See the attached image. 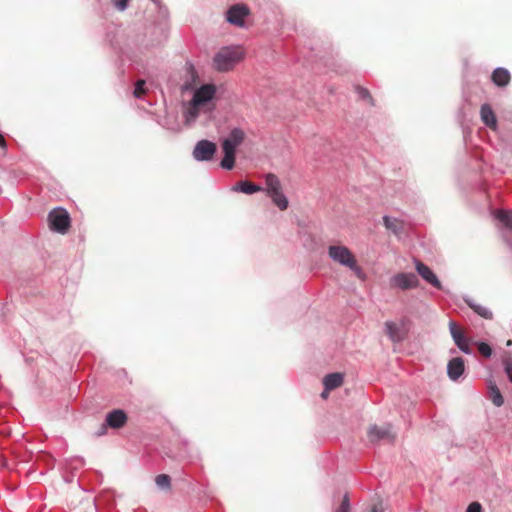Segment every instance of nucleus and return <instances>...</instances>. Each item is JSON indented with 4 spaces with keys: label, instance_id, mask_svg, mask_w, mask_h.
<instances>
[{
    "label": "nucleus",
    "instance_id": "f257e3e1",
    "mask_svg": "<svg viewBox=\"0 0 512 512\" xmlns=\"http://www.w3.org/2000/svg\"><path fill=\"white\" fill-rule=\"evenodd\" d=\"M244 58V52L238 46L222 47L213 57V67L219 72L232 70Z\"/></svg>",
    "mask_w": 512,
    "mask_h": 512
},
{
    "label": "nucleus",
    "instance_id": "f03ea898",
    "mask_svg": "<svg viewBox=\"0 0 512 512\" xmlns=\"http://www.w3.org/2000/svg\"><path fill=\"white\" fill-rule=\"evenodd\" d=\"M327 253L333 262L349 268L359 277L362 275V270L357 265L356 258L348 247L340 244L329 245Z\"/></svg>",
    "mask_w": 512,
    "mask_h": 512
},
{
    "label": "nucleus",
    "instance_id": "7ed1b4c3",
    "mask_svg": "<svg viewBox=\"0 0 512 512\" xmlns=\"http://www.w3.org/2000/svg\"><path fill=\"white\" fill-rule=\"evenodd\" d=\"M266 188L264 189L273 203L280 209L286 210L288 207V199L282 192V185L279 178L273 174L265 175Z\"/></svg>",
    "mask_w": 512,
    "mask_h": 512
},
{
    "label": "nucleus",
    "instance_id": "20e7f679",
    "mask_svg": "<svg viewBox=\"0 0 512 512\" xmlns=\"http://www.w3.org/2000/svg\"><path fill=\"white\" fill-rule=\"evenodd\" d=\"M48 220L50 229L60 234H65L70 227V215L61 207L52 210L48 215Z\"/></svg>",
    "mask_w": 512,
    "mask_h": 512
},
{
    "label": "nucleus",
    "instance_id": "39448f33",
    "mask_svg": "<svg viewBox=\"0 0 512 512\" xmlns=\"http://www.w3.org/2000/svg\"><path fill=\"white\" fill-rule=\"evenodd\" d=\"M389 285L391 288L405 291L417 288L419 286V279L412 272H400L389 279Z\"/></svg>",
    "mask_w": 512,
    "mask_h": 512
},
{
    "label": "nucleus",
    "instance_id": "423d86ee",
    "mask_svg": "<svg viewBox=\"0 0 512 512\" xmlns=\"http://www.w3.org/2000/svg\"><path fill=\"white\" fill-rule=\"evenodd\" d=\"M217 151V146L214 142L203 139L196 143L192 156L196 161L208 162L211 161Z\"/></svg>",
    "mask_w": 512,
    "mask_h": 512
},
{
    "label": "nucleus",
    "instance_id": "0eeeda50",
    "mask_svg": "<svg viewBox=\"0 0 512 512\" xmlns=\"http://www.w3.org/2000/svg\"><path fill=\"white\" fill-rule=\"evenodd\" d=\"M216 93V88L213 84H204L195 90L193 97L190 101L194 106H204L210 102Z\"/></svg>",
    "mask_w": 512,
    "mask_h": 512
},
{
    "label": "nucleus",
    "instance_id": "6e6552de",
    "mask_svg": "<svg viewBox=\"0 0 512 512\" xmlns=\"http://www.w3.org/2000/svg\"><path fill=\"white\" fill-rule=\"evenodd\" d=\"M249 14V9L244 4H235L226 12V20L235 26L243 27L244 19Z\"/></svg>",
    "mask_w": 512,
    "mask_h": 512
},
{
    "label": "nucleus",
    "instance_id": "1a4fd4ad",
    "mask_svg": "<svg viewBox=\"0 0 512 512\" xmlns=\"http://www.w3.org/2000/svg\"><path fill=\"white\" fill-rule=\"evenodd\" d=\"M415 270L421 276V278L428 284L438 290H442L443 286L436 274L423 262L418 259H414Z\"/></svg>",
    "mask_w": 512,
    "mask_h": 512
},
{
    "label": "nucleus",
    "instance_id": "9d476101",
    "mask_svg": "<svg viewBox=\"0 0 512 512\" xmlns=\"http://www.w3.org/2000/svg\"><path fill=\"white\" fill-rule=\"evenodd\" d=\"M126 421V413L121 409H115L106 415L105 424L102 425L101 430L97 434H104L106 426H109L114 429H119L125 425Z\"/></svg>",
    "mask_w": 512,
    "mask_h": 512
},
{
    "label": "nucleus",
    "instance_id": "9b49d317",
    "mask_svg": "<svg viewBox=\"0 0 512 512\" xmlns=\"http://www.w3.org/2000/svg\"><path fill=\"white\" fill-rule=\"evenodd\" d=\"M368 438L370 442L375 443L381 440H388L392 442L395 438V435L391 432V426L386 425L383 427H378L377 425H373L370 427L368 431Z\"/></svg>",
    "mask_w": 512,
    "mask_h": 512
},
{
    "label": "nucleus",
    "instance_id": "f8f14e48",
    "mask_svg": "<svg viewBox=\"0 0 512 512\" xmlns=\"http://www.w3.org/2000/svg\"><path fill=\"white\" fill-rule=\"evenodd\" d=\"M245 139V132L238 127L231 129L228 136L224 138L221 142V147H226V145L232 150L237 151L238 146H240Z\"/></svg>",
    "mask_w": 512,
    "mask_h": 512
},
{
    "label": "nucleus",
    "instance_id": "ddd939ff",
    "mask_svg": "<svg viewBox=\"0 0 512 512\" xmlns=\"http://www.w3.org/2000/svg\"><path fill=\"white\" fill-rule=\"evenodd\" d=\"M385 333L393 343H399L404 340L405 332L403 325L393 321H386L384 323Z\"/></svg>",
    "mask_w": 512,
    "mask_h": 512
},
{
    "label": "nucleus",
    "instance_id": "4468645a",
    "mask_svg": "<svg viewBox=\"0 0 512 512\" xmlns=\"http://www.w3.org/2000/svg\"><path fill=\"white\" fill-rule=\"evenodd\" d=\"M450 334L456 344V346L465 354H471V349L468 344L467 338L464 334L458 329L457 325L454 322H450L449 324Z\"/></svg>",
    "mask_w": 512,
    "mask_h": 512
},
{
    "label": "nucleus",
    "instance_id": "2eb2a0df",
    "mask_svg": "<svg viewBox=\"0 0 512 512\" xmlns=\"http://www.w3.org/2000/svg\"><path fill=\"white\" fill-rule=\"evenodd\" d=\"M465 365L461 357L452 358L447 364V374L452 381H457L464 373Z\"/></svg>",
    "mask_w": 512,
    "mask_h": 512
},
{
    "label": "nucleus",
    "instance_id": "dca6fc26",
    "mask_svg": "<svg viewBox=\"0 0 512 512\" xmlns=\"http://www.w3.org/2000/svg\"><path fill=\"white\" fill-rule=\"evenodd\" d=\"M491 79L495 85L505 87L510 82V72L505 68L498 67L493 71Z\"/></svg>",
    "mask_w": 512,
    "mask_h": 512
},
{
    "label": "nucleus",
    "instance_id": "f3484780",
    "mask_svg": "<svg viewBox=\"0 0 512 512\" xmlns=\"http://www.w3.org/2000/svg\"><path fill=\"white\" fill-rule=\"evenodd\" d=\"M464 301L480 317L488 320H491L493 318V313L489 308L476 303L470 297H465Z\"/></svg>",
    "mask_w": 512,
    "mask_h": 512
},
{
    "label": "nucleus",
    "instance_id": "a211bd4d",
    "mask_svg": "<svg viewBox=\"0 0 512 512\" xmlns=\"http://www.w3.org/2000/svg\"><path fill=\"white\" fill-rule=\"evenodd\" d=\"M481 120L489 128H496V116L489 104H483L480 109Z\"/></svg>",
    "mask_w": 512,
    "mask_h": 512
},
{
    "label": "nucleus",
    "instance_id": "6ab92c4d",
    "mask_svg": "<svg viewBox=\"0 0 512 512\" xmlns=\"http://www.w3.org/2000/svg\"><path fill=\"white\" fill-rule=\"evenodd\" d=\"M231 190L234 192H242L244 194L251 195L253 193L263 191V188L259 185H256V184L248 182V181H240V182H237L231 188Z\"/></svg>",
    "mask_w": 512,
    "mask_h": 512
},
{
    "label": "nucleus",
    "instance_id": "aec40b11",
    "mask_svg": "<svg viewBox=\"0 0 512 512\" xmlns=\"http://www.w3.org/2000/svg\"><path fill=\"white\" fill-rule=\"evenodd\" d=\"M222 151L224 156L220 162L221 168L225 170L233 169L235 165L236 151L232 150V148L228 147L227 145L226 147H222Z\"/></svg>",
    "mask_w": 512,
    "mask_h": 512
},
{
    "label": "nucleus",
    "instance_id": "412c9836",
    "mask_svg": "<svg viewBox=\"0 0 512 512\" xmlns=\"http://www.w3.org/2000/svg\"><path fill=\"white\" fill-rule=\"evenodd\" d=\"M383 223L384 226L396 236H400L403 233V221L385 215L383 217Z\"/></svg>",
    "mask_w": 512,
    "mask_h": 512
},
{
    "label": "nucleus",
    "instance_id": "4be33fe9",
    "mask_svg": "<svg viewBox=\"0 0 512 512\" xmlns=\"http://www.w3.org/2000/svg\"><path fill=\"white\" fill-rule=\"evenodd\" d=\"M343 383V374L335 372L326 375L323 379L325 390H333L338 388Z\"/></svg>",
    "mask_w": 512,
    "mask_h": 512
},
{
    "label": "nucleus",
    "instance_id": "5701e85b",
    "mask_svg": "<svg viewBox=\"0 0 512 512\" xmlns=\"http://www.w3.org/2000/svg\"><path fill=\"white\" fill-rule=\"evenodd\" d=\"M489 398L496 407H501L504 404V398L497 385L493 382L489 383Z\"/></svg>",
    "mask_w": 512,
    "mask_h": 512
},
{
    "label": "nucleus",
    "instance_id": "b1692460",
    "mask_svg": "<svg viewBox=\"0 0 512 512\" xmlns=\"http://www.w3.org/2000/svg\"><path fill=\"white\" fill-rule=\"evenodd\" d=\"M494 215L505 227L512 229V211L497 210Z\"/></svg>",
    "mask_w": 512,
    "mask_h": 512
},
{
    "label": "nucleus",
    "instance_id": "393cba45",
    "mask_svg": "<svg viewBox=\"0 0 512 512\" xmlns=\"http://www.w3.org/2000/svg\"><path fill=\"white\" fill-rule=\"evenodd\" d=\"M201 106H194L192 101L189 102L188 108L184 112L186 122H193L199 116Z\"/></svg>",
    "mask_w": 512,
    "mask_h": 512
},
{
    "label": "nucleus",
    "instance_id": "a878e982",
    "mask_svg": "<svg viewBox=\"0 0 512 512\" xmlns=\"http://www.w3.org/2000/svg\"><path fill=\"white\" fill-rule=\"evenodd\" d=\"M155 483L161 490H169L171 487V478L167 474H159L155 478Z\"/></svg>",
    "mask_w": 512,
    "mask_h": 512
},
{
    "label": "nucleus",
    "instance_id": "bb28decb",
    "mask_svg": "<svg viewBox=\"0 0 512 512\" xmlns=\"http://www.w3.org/2000/svg\"><path fill=\"white\" fill-rule=\"evenodd\" d=\"M477 346H478V351L482 356H484L486 358L491 357L492 348L490 347L489 344H487L485 342H479V343H477Z\"/></svg>",
    "mask_w": 512,
    "mask_h": 512
},
{
    "label": "nucleus",
    "instance_id": "cd10ccee",
    "mask_svg": "<svg viewBox=\"0 0 512 512\" xmlns=\"http://www.w3.org/2000/svg\"><path fill=\"white\" fill-rule=\"evenodd\" d=\"M335 512H350V500L348 494L343 496L342 502Z\"/></svg>",
    "mask_w": 512,
    "mask_h": 512
},
{
    "label": "nucleus",
    "instance_id": "c85d7f7f",
    "mask_svg": "<svg viewBox=\"0 0 512 512\" xmlns=\"http://www.w3.org/2000/svg\"><path fill=\"white\" fill-rule=\"evenodd\" d=\"M144 86H145L144 80H138L136 82L135 89H134V96L136 98H140L141 95L144 94V92H145Z\"/></svg>",
    "mask_w": 512,
    "mask_h": 512
},
{
    "label": "nucleus",
    "instance_id": "c756f323",
    "mask_svg": "<svg viewBox=\"0 0 512 512\" xmlns=\"http://www.w3.org/2000/svg\"><path fill=\"white\" fill-rule=\"evenodd\" d=\"M129 1L130 0H112V3L119 11H124L128 7Z\"/></svg>",
    "mask_w": 512,
    "mask_h": 512
},
{
    "label": "nucleus",
    "instance_id": "7c9ffc66",
    "mask_svg": "<svg viewBox=\"0 0 512 512\" xmlns=\"http://www.w3.org/2000/svg\"><path fill=\"white\" fill-rule=\"evenodd\" d=\"M356 92H357L358 96L362 99H370L371 98L370 93L366 88L358 86L356 88Z\"/></svg>",
    "mask_w": 512,
    "mask_h": 512
},
{
    "label": "nucleus",
    "instance_id": "2f4dec72",
    "mask_svg": "<svg viewBox=\"0 0 512 512\" xmlns=\"http://www.w3.org/2000/svg\"><path fill=\"white\" fill-rule=\"evenodd\" d=\"M466 512H482V506L479 502H472L468 505Z\"/></svg>",
    "mask_w": 512,
    "mask_h": 512
},
{
    "label": "nucleus",
    "instance_id": "473e14b6",
    "mask_svg": "<svg viewBox=\"0 0 512 512\" xmlns=\"http://www.w3.org/2000/svg\"><path fill=\"white\" fill-rule=\"evenodd\" d=\"M505 372L512 383V361H506L505 362Z\"/></svg>",
    "mask_w": 512,
    "mask_h": 512
},
{
    "label": "nucleus",
    "instance_id": "72a5a7b5",
    "mask_svg": "<svg viewBox=\"0 0 512 512\" xmlns=\"http://www.w3.org/2000/svg\"><path fill=\"white\" fill-rule=\"evenodd\" d=\"M385 508L382 502L376 503L372 506L369 512H384Z\"/></svg>",
    "mask_w": 512,
    "mask_h": 512
},
{
    "label": "nucleus",
    "instance_id": "f704fd0d",
    "mask_svg": "<svg viewBox=\"0 0 512 512\" xmlns=\"http://www.w3.org/2000/svg\"><path fill=\"white\" fill-rule=\"evenodd\" d=\"M0 147L3 148V149H6L7 147V143L5 141V138L2 134H0Z\"/></svg>",
    "mask_w": 512,
    "mask_h": 512
},
{
    "label": "nucleus",
    "instance_id": "c9c22d12",
    "mask_svg": "<svg viewBox=\"0 0 512 512\" xmlns=\"http://www.w3.org/2000/svg\"><path fill=\"white\" fill-rule=\"evenodd\" d=\"M328 391H329V390H325V391H323V392H322V394H321V396H322L323 398H326V397H327V395H328Z\"/></svg>",
    "mask_w": 512,
    "mask_h": 512
},
{
    "label": "nucleus",
    "instance_id": "e433bc0d",
    "mask_svg": "<svg viewBox=\"0 0 512 512\" xmlns=\"http://www.w3.org/2000/svg\"><path fill=\"white\" fill-rule=\"evenodd\" d=\"M512 345V340H508L507 341V346H511Z\"/></svg>",
    "mask_w": 512,
    "mask_h": 512
}]
</instances>
